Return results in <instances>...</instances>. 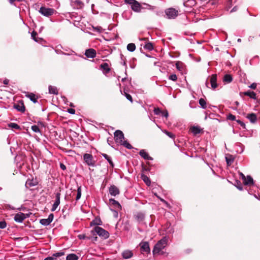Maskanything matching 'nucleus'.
<instances>
[{"instance_id":"11","label":"nucleus","mask_w":260,"mask_h":260,"mask_svg":"<svg viewBox=\"0 0 260 260\" xmlns=\"http://www.w3.org/2000/svg\"><path fill=\"white\" fill-rule=\"evenodd\" d=\"M150 51H154L155 52H157L158 54H155L154 53L150 52V53H146L145 55L150 58H155L157 59L158 57H161L162 55V50H160V51L158 52L157 50H150Z\"/></svg>"},{"instance_id":"42","label":"nucleus","mask_w":260,"mask_h":260,"mask_svg":"<svg viewBox=\"0 0 260 260\" xmlns=\"http://www.w3.org/2000/svg\"><path fill=\"white\" fill-rule=\"evenodd\" d=\"M102 224V221L100 219L95 218L91 222V224L93 225H101Z\"/></svg>"},{"instance_id":"32","label":"nucleus","mask_w":260,"mask_h":260,"mask_svg":"<svg viewBox=\"0 0 260 260\" xmlns=\"http://www.w3.org/2000/svg\"><path fill=\"white\" fill-rule=\"evenodd\" d=\"M233 78L231 75L226 74L223 78V81L226 83H230L232 81Z\"/></svg>"},{"instance_id":"45","label":"nucleus","mask_w":260,"mask_h":260,"mask_svg":"<svg viewBox=\"0 0 260 260\" xmlns=\"http://www.w3.org/2000/svg\"><path fill=\"white\" fill-rule=\"evenodd\" d=\"M55 50V52H56V53L58 54H62L66 55H72V53L70 54V53H64V52H63L61 51V50Z\"/></svg>"},{"instance_id":"44","label":"nucleus","mask_w":260,"mask_h":260,"mask_svg":"<svg viewBox=\"0 0 260 260\" xmlns=\"http://www.w3.org/2000/svg\"><path fill=\"white\" fill-rule=\"evenodd\" d=\"M31 128L32 131L35 133H39L40 132L39 126L36 125H32Z\"/></svg>"},{"instance_id":"25","label":"nucleus","mask_w":260,"mask_h":260,"mask_svg":"<svg viewBox=\"0 0 260 260\" xmlns=\"http://www.w3.org/2000/svg\"><path fill=\"white\" fill-rule=\"evenodd\" d=\"M26 96L30 99L31 101H32L34 103H37V99L38 98L36 95L33 93H28L26 94Z\"/></svg>"},{"instance_id":"47","label":"nucleus","mask_w":260,"mask_h":260,"mask_svg":"<svg viewBox=\"0 0 260 260\" xmlns=\"http://www.w3.org/2000/svg\"><path fill=\"white\" fill-rule=\"evenodd\" d=\"M110 209L113 212V216L115 218H117L118 216V211L117 210H116L115 209L111 208H110Z\"/></svg>"},{"instance_id":"8","label":"nucleus","mask_w":260,"mask_h":260,"mask_svg":"<svg viewBox=\"0 0 260 260\" xmlns=\"http://www.w3.org/2000/svg\"><path fill=\"white\" fill-rule=\"evenodd\" d=\"M54 218V215L53 213H51L49 215L47 218L41 219L40 220V223L44 226L49 225L52 221Z\"/></svg>"},{"instance_id":"19","label":"nucleus","mask_w":260,"mask_h":260,"mask_svg":"<svg viewBox=\"0 0 260 260\" xmlns=\"http://www.w3.org/2000/svg\"><path fill=\"white\" fill-rule=\"evenodd\" d=\"M135 217L137 221L140 223L142 222L144 220L145 217V214L143 212H139L136 214Z\"/></svg>"},{"instance_id":"29","label":"nucleus","mask_w":260,"mask_h":260,"mask_svg":"<svg viewBox=\"0 0 260 260\" xmlns=\"http://www.w3.org/2000/svg\"><path fill=\"white\" fill-rule=\"evenodd\" d=\"M102 155L108 161L110 166L113 168L114 167V164L112 161V158L110 156L105 153H102Z\"/></svg>"},{"instance_id":"36","label":"nucleus","mask_w":260,"mask_h":260,"mask_svg":"<svg viewBox=\"0 0 260 260\" xmlns=\"http://www.w3.org/2000/svg\"><path fill=\"white\" fill-rule=\"evenodd\" d=\"M199 104L200 105L201 107L203 109H206V108H207L206 102L204 99L201 98L199 100Z\"/></svg>"},{"instance_id":"52","label":"nucleus","mask_w":260,"mask_h":260,"mask_svg":"<svg viewBox=\"0 0 260 260\" xmlns=\"http://www.w3.org/2000/svg\"><path fill=\"white\" fill-rule=\"evenodd\" d=\"M228 119L231 120H235L236 116L232 114H230L228 116Z\"/></svg>"},{"instance_id":"43","label":"nucleus","mask_w":260,"mask_h":260,"mask_svg":"<svg viewBox=\"0 0 260 260\" xmlns=\"http://www.w3.org/2000/svg\"><path fill=\"white\" fill-rule=\"evenodd\" d=\"M37 32L35 31H33L32 32H31V38L36 42H38V40L37 39Z\"/></svg>"},{"instance_id":"37","label":"nucleus","mask_w":260,"mask_h":260,"mask_svg":"<svg viewBox=\"0 0 260 260\" xmlns=\"http://www.w3.org/2000/svg\"><path fill=\"white\" fill-rule=\"evenodd\" d=\"M235 186L239 190H243V185L242 184L240 181L236 180L235 182Z\"/></svg>"},{"instance_id":"31","label":"nucleus","mask_w":260,"mask_h":260,"mask_svg":"<svg viewBox=\"0 0 260 260\" xmlns=\"http://www.w3.org/2000/svg\"><path fill=\"white\" fill-rule=\"evenodd\" d=\"M78 257L74 253L68 254L66 257V260H78Z\"/></svg>"},{"instance_id":"58","label":"nucleus","mask_w":260,"mask_h":260,"mask_svg":"<svg viewBox=\"0 0 260 260\" xmlns=\"http://www.w3.org/2000/svg\"><path fill=\"white\" fill-rule=\"evenodd\" d=\"M94 30H96L99 32H101L102 31V28L101 26H98L96 27H93Z\"/></svg>"},{"instance_id":"63","label":"nucleus","mask_w":260,"mask_h":260,"mask_svg":"<svg viewBox=\"0 0 260 260\" xmlns=\"http://www.w3.org/2000/svg\"><path fill=\"white\" fill-rule=\"evenodd\" d=\"M238 10V7L237 6H235L230 11V13H233L236 12Z\"/></svg>"},{"instance_id":"38","label":"nucleus","mask_w":260,"mask_h":260,"mask_svg":"<svg viewBox=\"0 0 260 260\" xmlns=\"http://www.w3.org/2000/svg\"><path fill=\"white\" fill-rule=\"evenodd\" d=\"M120 145H122L128 149L133 148L132 146L128 143L126 141H123Z\"/></svg>"},{"instance_id":"61","label":"nucleus","mask_w":260,"mask_h":260,"mask_svg":"<svg viewBox=\"0 0 260 260\" xmlns=\"http://www.w3.org/2000/svg\"><path fill=\"white\" fill-rule=\"evenodd\" d=\"M249 87H250V88H251V89H255V88H256V83H253L252 84H251L250 85Z\"/></svg>"},{"instance_id":"3","label":"nucleus","mask_w":260,"mask_h":260,"mask_svg":"<svg viewBox=\"0 0 260 260\" xmlns=\"http://www.w3.org/2000/svg\"><path fill=\"white\" fill-rule=\"evenodd\" d=\"M83 159L88 166H95V160L93 159V157L91 154L85 153L83 155Z\"/></svg>"},{"instance_id":"46","label":"nucleus","mask_w":260,"mask_h":260,"mask_svg":"<svg viewBox=\"0 0 260 260\" xmlns=\"http://www.w3.org/2000/svg\"><path fill=\"white\" fill-rule=\"evenodd\" d=\"M124 94L125 95V96L126 97V98L129 101L131 102H133V98H132V96L128 93H126L124 90Z\"/></svg>"},{"instance_id":"20","label":"nucleus","mask_w":260,"mask_h":260,"mask_svg":"<svg viewBox=\"0 0 260 260\" xmlns=\"http://www.w3.org/2000/svg\"><path fill=\"white\" fill-rule=\"evenodd\" d=\"M109 203L111 206H112L114 208L116 209H121V206L118 202L114 200V199H109Z\"/></svg>"},{"instance_id":"41","label":"nucleus","mask_w":260,"mask_h":260,"mask_svg":"<svg viewBox=\"0 0 260 260\" xmlns=\"http://www.w3.org/2000/svg\"><path fill=\"white\" fill-rule=\"evenodd\" d=\"M162 132L170 138H172L173 139H175V136L173 133L169 132L167 130H164L162 131Z\"/></svg>"},{"instance_id":"49","label":"nucleus","mask_w":260,"mask_h":260,"mask_svg":"<svg viewBox=\"0 0 260 260\" xmlns=\"http://www.w3.org/2000/svg\"><path fill=\"white\" fill-rule=\"evenodd\" d=\"M169 79L173 81H175L177 79V77L176 74H172L169 76Z\"/></svg>"},{"instance_id":"55","label":"nucleus","mask_w":260,"mask_h":260,"mask_svg":"<svg viewBox=\"0 0 260 260\" xmlns=\"http://www.w3.org/2000/svg\"><path fill=\"white\" fill-rule=\"evenodd\" d=\"M78 238L79 239H89L88 238H87V237L84 234H81V235H78Z\"/></svg>"},{"instance_id":"40","label":"nucleus","mask_w":260,"mask_h":260,"mask_svg":"<svg viewBox=\"0 0 260 260\" xmlns=\"http://www.w3.org/2000/svg\"><path fill=\"white\" fill-rule=\"evenodd\" d=\"M81 197V187L78 186L77 188V193L76 198V200L78 201Z\"/></svg>"},{"instance_id":"14","label":"nucleus","mask_w":260,"mask_h":260,"mask_svg":"<svg viewBox=\"0 0 260 260\" xmlns=\"http://www.w3.org/2000/svg\"><path fill=\"white\" fill-rule=\"evenodd\" d=\"M210 83L212 89H214L217 87V75L213 74L210 77Z\"/></svg>"},{"instance_id":"57","label":"nucleus","mask_w":260,"mask_h":260,"mask_svg":"<svg viewBox=\"0 0 260 260\" xmlns=\"http://www.w3.org/2000/svg\"><path fill=\"white\" fill-rule=\"evenodd\" d=\"M161 114L162 116H163V117H165L167 118L169 116V113L167 111L161 112Z\"/></svg>"},{"instance_id":"9","label":"nucleus","mask_w":260,"mask_h":260,"mask_svg":"<svg viewBox=\"0 0 260 260\" xmlns=\"http://www.w3.org/2000/svg\"><path fill=\"white\" fill-rule=\"evenodd\" d=\"M139 245L141 247L142 252H146L147 253H149L150 252V248L148 242H141Z\"/></svg>"},{"instance_id":"4","label":"nucleus","mask_w":260,"mask_h":260,"mask_svg":"<svg viewBox=\"0 0 260 260\" xmlns=\"http://www.w3.org/2000/svg\"><path fill=\"white\" fill-rule=\"evenodd\" d=\"M94 232L99 236L105 239H107L109 236V234L107 231L98 226L94 228Z\"/></svg>"},{"instance_id":"24","label":"nucleus","mask_w":260,"mask_h":260,"mask_svg":"<svg viewBox=\"0 0 260 260\" xmlns=\"http://www.w3.org/2000/svg\"><path fill=\"white\" fill-rule=\"evenodd\" d=\"M246 118L249 120L251 123H255L257 120V117L254 113L248 114Z\"/></svg>"},{"instance_id":"50","label":"nucleus","mask_w":260,"mask_h":260,"mask_svg":"<svg viewBox=\"0 0 260 260\" xmlns=\"http://www.w3.org/2000/svg\"><path fill=\"white\" fill-rule=\"evenodd\" d=\"M7 226V223L5 221H0V229H5Z\"/></svg>"},{"instance_id":"22","label":"nucleus","mask_w":260,"mask_h":260,"mask_svg":"<svg viewBox=\"0 0 260 260\" xmlns=\"http://www.w3.org/2000/svg\"><path fill=\"white\" fill-rule=\"evenodd\" d=\"M85 55L88 58H94L96 55L95 50H86Z\"/></svg>"},{"instance_id":"21","label":"nucleus","mask_w":260,"mask_h":260,"mask_svg":"<svg viewBox=\"0 0 260 260\" xmlns=\"http://www.w3.org/2000/svg\"><path fill=\"white\" fill-rule=\"evenodd\" d=\"M122 256L124 259L131 258L133 256V253L132 251L126 250L122 253Z\"/></svg>"},{"instance_id":"34","label":"nucleus","mask_w":260,"mask_h":260,"mask_svg":"<svg viewBox=\"0 0 260 260\" xmlns=\"http://www.w3.org/2000/svg\"><path fill=\"white\" fill-rule=\"evenodd\" d=\"M37 185V183L32 180H27L26 182L25 185L27 187H32Z\"/></svg>"},{"instance_id":"35","label":"nucleus","mask_w":260,"mask_h":260,"mask_svg":"<svg viewBox=\"0 0 260 260\" xmlns=\"http://www.w3.org/2000/svg\"><path fill=\"white\" fill-rule=\"evenodd\" d=\"M60 195H61V194L59 192H57V193H56L55 201L54 204H56L58 206L59 205L60 203Z\"/></svg>"},{"instance_id":"54","label":"nucleus","mask_w":260,"mask_h":260,"mask_svg":"<svg viewBox=\"0 0 260 260\" xmlns=\"http://www.w3.org/2000/svg\"><path fill=\"white\" fill-rule=\"evenodd\" d=\"M237 122L239 123L242 127L245 128V123L241 121L240 120H237Z\"/></svg>"},{"instance_id":"33","label":"nucleus","mask_w":260,"mask_h":260,"mask_svg":"<svg viewBox=\"0 0 260 260\" xmlns=\"http://www.w3.org/2000/svg\"><path fill=\"white\" fill-rule=\"evenodd\" d=\"M245 95L248 96L251 99H256V93L251 91H248L245 92Z\"/></svg>"},{"instance_id":"23","label":"nucleus","mask_w":260,"mask_h":260,"mask_svg":"<svg viewBox=\"0 0 260 260\" xmlns=\"http://www.w3.org/2000/svg\"><path fill=\"white\" fill-rule=\"evenodd\" d=\"M14 108L16 109L18 111L21 112H24L25 111V108L23 103H21L20 104H14Z\"/></svg>"},{"instance_id":"64","label":"nucleus","mask_w":260,"mask_h":260,"mask_svg":"<svg viewBox=\"0 0 260 260\" xmlns=\"http://www.w3.org/2000/svg\"><path fill=\"white\" fill-rule=\"evenodd\" d=\"M226 161L228 164H230L233 162V160L230 159L226 157Z\"/></svg>"},{"instance_id":"6","label":"nucleus","mask_w":260,"mask_h":260,"mask_svg":"<svg viewBox=\"0 0 260 260\" xmlns=\"http://www.w3.org/2000/svg\"><path fill=\"white\" fill-rule=\"evenodd\" d=\"M55 10L52 8H46L44 7H41L40 9L39 12L45 16H50L52 15Z\"/></svg>"},{"instance_id":"56","label":"nucleus","mask_w":260,"mask_h":260,"mask_svg":"<svg viewBox=\"0 0 260 260\" xmlns=\"http://www.w3.org/2000/svg\"><path fill=\"white\" fill-rule=\"evenodd\" d=\"M232 5V0H229L227 2V10H228L229 9H230Z\"/></svg>"},{"instance_id":"2","label":"nucleus","mask_w":260,"mask_h":260,"mask_svg":"<svg viewBox=\"0 0 260 260\" xmlns=\"http://www.w3.org/2000/svg\"><path fill=\"white\" fill-rule=\"evenodd\" d=\"M126 4H128L131 6L132 9L136 12H140L141 11V6L136 0H124Z\"/></svg>"},{"instance_id":"51","label":"nucleus","mask_w":260,"mask_h":260,"mask_svg":"<svg viewBox=\"0 0 260 260\" xmlns=\"http://www.w3.org/2000/svg\"><path fill=\"white\" fill-rule=\"evenodd\" d=\"M126 49H136V45L134 43H129L127 45Z\"/></svg>"},{"instance_id":"7","label":"nucleus","mask_w":260,"mask_h":260,"mask_svg":"<svg viewBox=\"0 0 260 260\" xmlns=\"http://www.w3.org/2000/svg\"><path fill=\"white\" fill-rule=\"evenodd\" d=\"M165 14L169 19H174L178 15V11L174 8H169L165 10Z\"/></svg>"},{"instance_id":"5","label":"nucleus","mask_w":260,"mask_h":260,"mask_svg":"<svg viewBox=\"0 0 260 260\" xmlns=\"http://www.w3.org/2000/svg\"><path fill=\"white\" fill-rule=\"evenodd\" d=\"M114 135L115 141L117 143L120 144L124 141V134L120 130H116Z\"/></svg>"},{"instance_id":"62","label":"nucleus","mask_w":260,"mask_h":260,"mask_svg":"<svg viewBox=\"0 0 260 260\" xmlns=\"http://www.w3.org/2000/svg\"><path fill=\"white\" fill-rule=\"evenodd\" d=\"M60 168L62 170H65L66 169V166L62 163H60Z\"/></svg>"},{"instance_id":"12","label":"nucleus","mask_w":260,"mask_h":260,"mask_svg":"<svg viewBox=\"0 0 260 260\" xmlns=\"http://www.w3.org/2000/svg\"><path fill=\"white\" fill-rule=\"evenodd\" d=\"M109 193L112 196L118 195L120 193L119 189L114 185H111L109 189Z\"/></svg>"},{"instance_id":"28","label":"nucleus","mask_w":260,"mask_h":260,"mask_svg":"<svg viewBox=\"0 0 260 260\" xmlns=\"http://www.w3.org/2000/svg\"><path fill=\"white\" fill-rule=\"evenodd\" d=\"M141 178L147 186L151 185V181L150 178L144 174H142Z\"/></svg>"},{"instance_id":"10","label":"nucleus","mask_w":260,"mask_h":260,"mask_svg":"<svg viewBox=\"0 0 260 260\" xmlns=\"http://www.w3.org/2000/svg\"><path fill=\"white\" fill-rule=\"evenodd\" d=\"M26 216L24 213L19 212L15 215L14 219V220L19 223L22 222L25 219Z\"/></svg>"},{"instance_id":"17","label":"nucleus","mask_w":260,"mask_h":260,"mask_svg":"<svg viewBox=\"0 0 260 260\" xmlns=\"http://www.w3.org/2000/svg\"><path fill=\"white\" fill-rule=\"evenodd\" d=\"M141 40L144 42V44L143 43L141 44V47L143 46V49H153V44L150 42H147L146 39L144 38Z\"/></svg>"},{"instance_id":"27","label":"nucleus","mask_w":260,"mask_h":260,"mask_svg":"<svg viewBox=\"0 0 260 260\" xmlns=\"http://www.w3.org/2000/svg\"><path fill=\"white\" fill-rule=\"evenodd\" d=\"M190 131L194 135H197L201 132V128L198 126H193L191 127Z\"/></svg>"},{"instance_id":"48","label":"nucleus","mask_w":260,"mask_h":260,"mask_svg":"<svg viewBox=\"0 0 260 260\" xmlns=\"http://www.w3.org/2000/svg\"><path fill=\"white\" fill-rule=\"evenodd\" d=\"M154 114L156 115H159L161 113V111L160 110V109L158 108H154Z\"/></svg>"},{"instance_id":"60","label":"nucleus","mask_w":260,"mask_h":260,"mask_svg":"<svg viewBox=\"0 0 260 260\" xmlns=\"http://www.w3.org/2000/svg\"><path fill=\"white\" fill-rule=\"evenodd\" d=\"M239 175H240V177L242 178V179L243 180V181H245L246 176L242 172H239Z\"/></svg>"},{"instance_id":"1","label":"nucleus","mask_w":260,"mask_h":260,"mask_svg":"<svg viewBox=\"0 0 260 260\" xmlns=\"http://www.w3.org/2000/svg\"><path fill=\"white\" fill-rule=\"evenodd\" d=\"M168 241V238L166 236L164 237L158 241L153 248V254L155 255L156 254L160 253L161 250L167 246Z\"/></svg>"},{"instance_id":"39","label":"nucleus","mask_w":260,"mask_h":260,"mask_svg":"<svg viewBox=\"0 0 260 260\" xmlns=\"http://www.w3.org/2000/svg\"><path fill=\"white\" fill-rule=\"evenodd\" d=\"M8 126L16 129H20V126L16 123H10L8 124Z\"/></svg>"},{"instance_id":"13","label":"nucleus","mask_w":260,"mask_h":260,"mask_svg":"<svg viewBox=\"0 0 260 260\" xmlns=\"http://www.w3.org/2000/svg\"><path fill=\"white\" fill-rule=\"evenodd\" d=\"M71 4L75 9L81 8L83 6V3L80 0H71Z\"/></svg>"},{"instance_id":"15","label":"nucleus","mask_w":260,"mask_h":260,"mask_svg":"<svg viewBox=\"0 0 260 260\" xmlns=\"http://www.w3.org/2000/svg\"><path fill=\"white\" fill-rule=\"evenodd\" d=\"M64 255L63 251H59L52 254V256H48L46 257L44 260H54L57 257H60Z\"/></svg>"},{"instance_id":"53","label":"nucleus","mask_w":260,"mask_h":260,"mask_svg":"<svg viewBox=\"0 0 260 260\" xmlns=\"http://www.w3.org/2000/svg\"><path fill=\"white\" fill-rule=\"evenodd\" d=\"M58 205H57L56 204H54L53 203V204L52 205V207L51 208V211L52 212L55 211L56 210V209L58 207Z\"/></svg>"},{"instance_id":"30","label":"nucleus","mask_w":260,"mask_h":260,"mask_svg":"<svg viewBox=\"0 0 260 260\" xmlns=\"http://www.w3.org/2000/svg\"><path fill=\"white\" fill-rule=\"evenodd\" d=\"M100 67L106 73H108L110 71L109 65L107 63L104 62L102 63Z\"/></svg>"},{"instance_id":"16","label":"nucleus","mask_w":260,"mask_h":260,"mask_svg":"<svg viewBox=\"0 0 260 260\" xmlns=\"http://www.w3.org/2000/svg\"><path fill=\"white\" fill-rule=\"evenodd\" d=\"M140 155L145 160H152L153 158L149 155L144 149H142L139 152Z\"/></svg>"},{"instance_id":"26","label":"nucleus","mask_w":260,"mask_h":260,"mask_svg":"<svg viewBox=\"0 0 260 260\" xmlns=\"http://www.w3.org/2000/svg\"><path fill=\"white\" fill-rule=\"evenodd\" d=\"M49 93L57 95L58 93V89L56 87L50 85L48 87Z\"/></svg>"},{"instance_id":"59","label":"nucleus","mask_w":260,"mask_h":260,"mask_svg":"<svg viewBox=\"0 0 260 260\" xmlns=\"http://www.w3.org/2000/svg\"><path fill=\"white\" fill-rule=\"evenodd\" d=\"M68 112L71 114H74L75 113V110L72 108H70L68 109Z\"/></svg>"},{"instance_id":"18","label":"nucleus","mask_w":260,"mask_h":260,"mask_svg":"<svg viewBox=\"0 0 260 260\" xmlns=\"http://www.w3.org/2000/svg\"><path fill=\"white\" fill-rule=\"evenodd\" d=\"M243 181L244 184L245 185H248V186L254 185L253 179L250 175H247L246 177L245 181Z\"/></svg>"}]
</instances>
